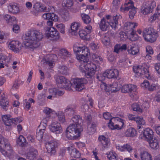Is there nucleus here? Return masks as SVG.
<instances>
[{"label": "nucleus", "instance_id": "f257e3e1", "mask_svg": "<svg viewBox=\"0 0 160 160\" xmlns=\"http://www.w3.org/2000/svg\"><path fill=\"white\" fill-rule=\"evenodd\" d=\"M24 45L26 48L33 49L40 45V41L43 38V35L39 30H30L25 35Z\"/></svg>", "mask_w": 160, "mask_h": 160}, {"label": "nucleus", "instance_id": "f03ea898", "mask_svg": "<svg viewBox=\"0 0 160 160\" xmlns=\"http://www.w3.org/2000/svg\"><path fill=\"white\" fill-rule=\"evenodd\" d=\"M73 83L68 81L65 83L64 87L67 90L81 91L84 88V84L87 83V80L83 78H76L72 80Z\"/></svg>", "mask_w": 160, "mask_h": 160}, {"label": "nucleus", "instance_id": "7ed1b4c3", "mask_svg": "<svg viewBox=\"0 0 160 160\" xmlns=\"http://www.w3.org/2000/svg\"><path fill=\"white\" fill-rule=\"evenodd\" d=\"M81 126L74 124H71L68 127L66 135L67 138L71 140L77 139L80 136V133L83 131Z\"/></svg>", "mask_w": 160, "mask_h": 160}, {"label": "nucleus", "instance_id": "20e7f679", "mask_svg": "<svg viewBox=\"0 0 160 160\" xmlns=\"http://www.w3.org/2000/svg\"><path fill=\"white\" fill-rule=\"evenodd\" d=\"M80 69L84 72L87 78H91L95 75L97 69L96 65L93 62H81Z\"/></svg>", "mask_w": 160, "mask_h": 160}, {"label": "nucleus", "instance_id": "39448f33", "mask_svg": "<svg viewBox=\"0 0 160 160\" xmlns=\"http://www.w3.org/2000/svg\"><path fill=\"white\" fill-rule=\"evenodd\" d=\"M0 151L5 156H9L12 152V148L8 140L0 136Z\"/></svg>", "mask_w": 160, "mask_h": 160}, {"label": "nucleus", "instance_id": "423d86ee", "mask_svg": "<svg viewBox=\"0 0 160 160\" xmlns=\"http://www.w3.org/2000/svg\"><path fill=\"white\" fill-rule=\"evenodd\" d=\"M142 34L145 40L151 42H155L157 37V33L154 29L151 28H145L143 31Z\"/></svg>", "mask_w": 160, "mask_h": 160}, {"label": "nucleus", "instance_id": "0eeeda50", "mask_svg": "<svg viewBox=\"0 0 160 160\" xmlns=\"http://www.w3.org/2000/svg\"><path fill=\"white\" fill-rule=\"evenodd\" d=\"M108 127L112 130L121 129L123 127L124 122L123 120L121 118H112L108 123Z\"/></svg>", "mask_w": 160, "mask_h": 160}, {"label": "nucleus", "instance_id": "6e6552de", "mask_svg": "<svg viewBox=\"0 0 160 160\" xmlns=\"http://www.w3.org/2000/svg\"><path fill=\"white\" fill-rule=\"evenodd\" d=\"M134 72L138 76L144 74L145 76L148 79L151 78L149 71L147 68H145L143 66H134L133 68Z\"/></svg>", "mask_w": 160, "mask_h": 160}, {"label": "nucleus", "instance_id": "1a4fd4ad", "mask_svg": "<svg viewBox=\"0 0 160 160\" xmlns=\"http://www.w3.org/2000/svg\"><path fill=\"white\" fill-rule=\"evenodd\" d=\"M34 10L33 13L37 15L38 13L42 12H48L50 10L51 7L49 6H46L40 2H36L33 6Z\"/></svg>", "mask_w": 160, "mask_h": 160}, {"label": "nucleus", "instance_id": "9d476101", "mask_svg": "<svg viewBox=\"0 0 160 160\" xmlns=\"http://www.w3.org/2000/svg\"><path fill=\"white\" fill-rule=\"evenodd\" d=\"M90 54L89 50L87 47H82L81 54L77 55V58L81 62H88V56Z\"/></svg>", "mask_w": 160, "mask_h": 160}, {"label": "nucleus", "instance_id": "9b49d317", "mask_svg": "<svg viewBox=\"0 0 160 160\" xmlns=\"http://www.w3.org/2000/svg\"><path fill=\"white\" fill-rule=\"evenodd\" d=\"M58 147V142L53 140L48 142L46 144L47 152L50 156L54 155L56 152V148Z\"/></svg>", "mask_w": 160, "mask_h": 160}, {"label": "nucleus", "instance_id": "f8f14e48", "mask_svg": "<svg viewBox=\"0 0 160 160\" xmlns=\"http://www.w3.org/2000/svg\"><path fill=\"white\" fill-rule=\"evenodd\" d=\"M46 32V37L50 39H58L59 38V32L55 28L50 27L47 30Z\"/></svg>", "mask_w": 160, "mask_h": 160}, {"label": "nucleus", "instance_id": "ddd939ff", "mask_svg": "<svg viewBox=\"0 0 160 160\" xmlns=\"http://www.w3.org/2000/svg\"><path fill=\"white\" fill-rule=\"evenodd\" d=\"M148 5L142 7L141 9V12L144 14H147L152 12L153 9L156 6V2L154 1L148 2Z\"/></svg>", "mask_w": 160, "mask_h": 160}, {"label": "nucleus", "instance_id": "4468645a", "mask_svg": "<svg viewBox=\"0 0 160 160\" xmlns=\"http://www.w3.org/2000/svg\"><path fill=\"white\" fill-rule=\"evenodd\" d=\"M120 17L121 16L119 15H116L115 16L107 15L106 16V18L108 21L109 20V23L112 28L115 29L117 26L118 25V20Z\"/></svg>", "mask_w": 160, "mask_h": 160}, {"label": "nucleus", "instance_id": "2eb2a0df", "mask_svg": "<svg viewBox=\"0 0 160 160\" xmlns=\"http://www.w3.org/2000/svg\"><path fill=\"white\" fill-rule=\"evenodd\" d=\"M50 131L56 134L62 133L63 130L60 124L57 122H52L49 126Z\"/></svg>", "mask_w": 160, "mask_h": 160}, {"label": "nucleus", "instance_id": "dca6fc26", "mask_svg": "<svg viewBox=\"0 0 160 160\" xmlns=\"http://www.w3.org/2000/svg\"><path fill=\"white\" fill-rule=\"evenodd\" d=\"M152 130L148 128H146L143 131V136L145 140L150 142L153 139V134Z\"/></svg>", "mask_w": 160, "mask_h": 160}, {"label": "nucleus", "instance_id": "f3484780", "mask_svg": "<svg viewBox=\"0 0 160 160\" xmlns=\"http://www.w3.org/2000/svg\"><path fill=\"white\" fill-rule=\"evenodd\" d=\"M8 48L15 52H17L21 49V43L18 41H12L9 42Z\"/></svg>", "mask_w": 160, "mask_h": 160}, {"label": "nucleus", "instance_id": "a211bd4d", "mask_svg": "<svg viewBox=\"0 0 160 160\" xmlns=\"http://www.w3.org/2000/svg\"><path fill=\"white\" fill-rule=\"evenodd\" d=\"M118 71L117 69H112L107 70L104 72V74L109 79L117 78L118 75Z\"/></svg>", "mask_w": 160, "mask_h": 160}, {"label": "nucleus", "instance_id": "6ab92c4d", "mask_svg": "<svg viewBox=\"0 0 160 160\" xmlns=\"http://www.w3.org/2000/svg\"><path fill=\"white\" fill-rule=\"evenodd\" d=\"M36 138L38 140L43 139L45 141L48 140L49 138L48 135L46 132H44V129L41 130H37Z\"/></svg>", "mask_w": 160, "mask_h": 160}, {"label": "nucleus", "instance_id": "aec40b11", "mask_svg": "<svg viewBox=\"0 0 160 160\" xmlns=\"http://www.w3.org/2000/svg\"><path fill=\"white\" fill-rule=\"evenodd\" d=\"M136 86L133 85H125L122 86L121 91L123 93H133L136 91Z\"/></svg>", "mask_w": 160, "mask_h": 160}, {"label": "nucleus", "instance_id": "412c9836", "mask_svg": "<svg viewBox=\"0 0 160 160\" xmlns=\"http://www.w3.org/2000/svg\"><path fill=\"white\" fill-rule=\"evenodd\" d=\"M4 93L2 90H0V105L4 109H6V108L9 105V102L7 101L5 96Z\"/></svg>", "mask_w": 160, "mask_h": 160}, {"label": "nucleus", "instance_id": "4be33fe9", "mask_svg": "<svg viewBox=\"0 0 160 160\" xmlns=\"http://www.w3.org/2000/svg\"><path fill=\"white\" fill-rule=\"evenodd\" d=\"M137 24L134 22H128L125 23L124 24V28L128 32H132V31H135L134 28L137 26Z\"/></svg>", "mask_w": 160, "mask_h": 160}, {"label": "nucleus", "instance_id": "5701e85b", "mask_svg": "<svg viewBox=\"0 0 160 160\" xmlns=\"http://www.w3.org/2000/svg\"><path fill=\"white\" fill-rule=\"evenodd\" d=\"M38 154L37 150L35 148H32L27 153L26 157L27 159L33 160L36 159Z\"/></svg>", "mask_w": 160, "mask_h": 160}, {"label": "nucleus", "instance_id": "b1692460", "mask_svg": "<svg viewBox=\"0 0 160 160\" xmlns=\"http://www.w3.org/2000/svg\"><path fill=\"white\" fill-rule=\"evenodd\" d=\"M8 7L9 12L13 14H16L19 12L18 7L15 3H10Z\"/></svg>", "mask_w": 160, "mask_h": 160}, {"label": "nucleus", "instance_id": "393cba45", "mask_svg": "<svg viewBox=\"0 0 160 160\" xmlns=\"http://www.w3.org/2000/svg\"><path fill=\"white\" fill-rule=\"evenodd\" d=\"M58 55L62 59H66L71 57V54L66 49L63 48L59 51Z\"/></svg>", "mask_w": 160, "mask_h": 160}, {"label": "nucleus", "instance_id": "a878e982", "mask_svg": "<svg viewBox=\"0 0 160 160\" xmlns=\"http://www.w3.org/2000/svg\"><path fill=\"white\" fill-rule=\"evenodd\" d=\"M80 26V24L79 22H73L71 25V30H70V32L72 35H76L77 33V31Z\"/></svg>", "mask_w": 160, "mask_h": 160}, {"label": "nucleus", "instance_id": "bb28decb", "mask_svg": "<svg viewBox=\"0 0 160 160\" xmlns=\"http://www.w3.org/2000/svg\"><path fill=\"white\" fill-rule=\"evenodd\" d=\"M76 107V106L74 105H68L65 110L64 112L69 115H72L75 112Z\"/></svg>", "mask_w": 160, "mask_h": 160}, {"label": "nucleus", "instance_id": "cd10ccee", "mask_svg": "<svg viewBox=\"0 0 160 160\" xmlns=\"http://www.w3.org/2000/svg\"><path fill=\"white\" fill-rule=\"evenodd\" d=\"M121 88L120 85L114 82L112 84H110L109 86H108V91H111L112 92H115L119 91Z\"/></svg>", "mask_w": 160, "mask_h": 160}, {"label": "nucleus", "instance_id": "c85d7f7f", "mask_svg": "<svg viewBox=\"0 0 160 160\" xmlns=\"http://www.w3.org/2000/svg\"><path fill=\"white\" fill-rule=\"evenodd\" d=\"M60 15L63 20L64 21H68L71 18L69 11L66 9L62 10Z\"/></svg>", "mask_w": 160, "mask_h": 160}, {"label": "nucleus", "instance_id": "c756f323", "mask_svg": "<svg viewBox=\"0 0 160 160\" xmlns=\"http://www.w3.org/2000/svg\"><path fill=\"white\" fill-rule=\"evenodd\" d=\"M109 25V21H107L105 19L103 18L101 20L99 26L102 31H106L108 29Z\"/></svg>", "mask_w": 160, "mask_h": 160}, {"label": "nucleus", "instance_id": "7c9ffc66", "mask_svg": "<svg viewBox=\"0 0 160 160\" xmlns=\"http://www.w3.org/2000/svg\"><path fill=\"white\" fill-rule=\"evenodd\" d=\"M71 122H73V124H74L75 125H78L82 126V120L81 117L80 116L75 115L73 116L72 118Z\"/></svg>", "mask_w": 160, "mask_h": 160}, {"label": "nucleus", "instance_id": "2f4dec72", "mask_svg": "<svg viewBox=\"0 0 160 160\" xmlns=\"http://www.w3.org/2000/svg\"><path fill=\"white\" fill-rule=\"evenodd\" d=\"M140 157L141 160H152V157L151 154L145 151L141 152Z\"/></svg>", "mask_w": 160, "mask_h": 160}, {"label": "nucleus", "instance_id": "473e14b6", "mask_svg": "<svg viewBox=\"0 0 160 160\" xmlns=\"http://www.w3.org/2000/svg\"><path fill=\"white\" fill-rule=\"evenodd\" d=\"M96 124L95 122L88 124V133L89 134H93L96 131Z\"/></svg>", "mask_w": 160, "mask_h": 160}, {"label": "nucleus", "instance_id": "72a5a7b5", "mask_svg": "<svg viewBox=\"0 0 160 160\" xmlns=\"http://www.w3.org/2000/svg\"><path fill=\"white\" fill-rule=\"evenodd\" d=\"M17 142L18 145L22 147H26L27 144L25 138L22 135L19 136L17 140Z\"/></svg>", "mask_w": 160, "mask_h": 160}, {"label": "nucleus", "instance_id": "f704fd0d", "mask_svg": "<svg viewBox=\"0 0 160 160\" xmlns=\"http://www.w3.org/2000/svg\"><path fill=\"white\" fill-rule=\"evenodd\" d=\"M49 92L50 93H52V95H54V97H57V96H61L64 94V92L62 91L57 89L55 88H52L50 89Z\"/></svg>", "mask_w": 160, "mask_h": 160}, {"label": "nucleus", "instance_id": "c9c22d12", "mask_svg": "<svg viewBox=\"0 0 160 160\" xmlns=\"http://www.w3.org/2000/svg\"><path fill=\"white\" fill-rule=\"evenodd\" d=\"M125 134L127 137H134L136 134V131L134 128H130L127 130Z\"/></svg>", "mask_w": 160, "mask_h": 160}, {"label": "nucleus", "instance_id": "e433bc0d", "mask_svg": "<svg viewBox=\"0 0 160 160\" xmlns=\"http://www.w3.org/2000/svg\"><path fill=\"white\" fill-rule=\"evenodd\" d=\"M70 155L71 157L75 158H79L81 156V153L79 151L75 148L71 149Z\"/></svg>", "mask_w": 160, "mask_h": 160}, {"label": "nucleus", "instance_id": "4c0bfd02", "mask_svg": "<svg viewBox=\"0 0 160 160\" xmlns=\"http://www.w3.org/2000/svg\"><path fill=\"white\" fill-rule=\"evenodd\" d=\"M127 34L128 38L131 41H134L138 39V35L136 33L135 31H132V32H128Z\"/></svg>", "mask_w": 160, "mask_h": 160}, {"label": "nucleus", "instance_id": "58836bf2", "mask_svg": "<svg viewBox=\"0 0 160 160\" xmlns=\"http://www.w3.org/2000/svg\"><path fill=\"white\" fill-rule=\"evenodd\" d=\"M150 147L154 149H157L159 148V143L158 140L154 139H153L151 142H149Z\"/></svg>", "mask_w": 160, "mask_h": 160}, {"label": "nucleus", "instance_id": "ea45409f", "mask_svg": "<svg viewBox=\"0 0 160 160\" xmlns=\"http://www.w3.org/2000/svg\"><path fill=\"white\" fill-rule=\"evenodd\" d=\"M54 78L57 83L58 84H62L65 83L67 82V80L65 78L62 76L55 75Z\"/></svg>", "mask_w": 160, "mask_h": 160}, {"label": "nucleus", "instance_id": "a19ab883", "mask_svg": "<svg viewBox=\"0 0 160 160\" xmlns=\"http://www.w3.org/2000/svg\"><path fill=\"white\" fill-rule=\"evenodd\" d=\"M98 140L102 143L104 148L107 146L109 143L108 139L104 136H100L98 138Z\"/></svg>", "mask_w": 160, "mask_h": 160}, {"label": "nucleus", "instance_id": "79ce46f5", "mask_svg": "<svg viewBox=\"0 0 160 160\" xmlns=\"http://www.w3.org/2000/svg\"><path fill=\"white\" fill-rule=\"evenodd\" d=\"M132 109L134 111L138 113H141L142 112V108L137 103H135L132 105Z\"/></svg>", "mask_w": 160, "mask_h": 160}, {"label": "nucleus", "instance_id": "37998d69", "mask_svg": "<svg viewBox=\"0 0 160 160\" xmlns=\"http://www.w3.org/2000/svg\"><path fill=\"white\" fill-rule=\"evenodd\" d=\"M128 51L129 53L132 55H135L139 52V50L137 47L130 46L128 47Z\"/></svg>", "mask_w": 160, "mask_h": 160}, {"label": "nucleus", "instance_id": "c03bdc74", "mask_svg": "<svg viewBox=\"0 0 160 160\" xmlns=\"http://www.w3.org/2000/svg\"><path fill=\"white\" fill-rule=\"evenodd\" d=\"M102 41L103 44L106 45H108L110 43V39L108 35H105L102 37Z\"/></svg>", "mask_w": 160, "mask_h": 160}, {"label": "nucleus", "instance_id": "a18cd8bd", "mask_svg": "<svg viewBox=\"0 0 160 160\" xmlns=\"http://www.w3.org/2000/svg\"><path fill=\"white\" fill-rule=\"evenodd\" d=\"M58 68V72L60 74L66 75L68 74V69L65 66H60Z\"/></svg>", "mask_w": 160, "mask_h": 160}, {"label": "nucleus", "instance_id": "49530a36", "mask_svg": "<svg viewBox=\"0 0 160 160\" xmlns=\"http://www.w3.org/2000/svg\"><path fill=\"white\" fill-rule=\"evenodd\" d=\"M107 157L109 160H117L118 158L115 153L112 152L107 153Z\"/></svg>", "mask_w": 160, "mask_h": 160}, {"label": "nucleus", "instance_id": "de8ad7c7", "mask_svg": "<svg viewBox=\"0 0 160 160\" xmlns=\"http://www.w3.org/2000/svg\"><path fill=\"white\" fill-rule=\"evenodd\" d=\"M81 16L83 22L85 23L88 24L91 22V18L89 15L83 13Z\"/></svg>", "mask_w": 160, "mask_h": 160}, {"label": "nucleus", "instance_id": "09e8293b", "mask_svg": "<svg viewBox=\"0 0 160 160\" xmlns=\"http://www.w3.org/2000/svg\"><path fill=\"white\" fill-rule=\"evenodd\" d=\"M135 119V121L138 125V129H140L141 128L140 125H144L145 123V121L142 117H137Z\"/></svg>", "mask_w": 160, "mask_h": 160}, {"label": "nucleus", "instance_id": "8fccbe9b", "mask_svg": "<svg viewBox=\"0 0 160 160\" xmlns=\"http://www.w3.org/2000/svg\"><path fill=\"white\" fill-rule=\"evenodd\" d=\"M79 35L81 38L84 40H87L88 38V34L87 32L83 30H81L79 31Z\"/></svg>", "mask_w": 160, "mask_h": 160}, {"label": "nucleus", "instance_id": "3c124183", "mask_svg": "<svg viewBox=\"0 0 160 160\" xmlns=\"http://www.w3.org/2000/svg\"><path fill=\"white\" fill-rule=\"evenodd\" d=\"M62 4L68 8L71 7L73 5V3L72 0H63Z\"/></svg>", "mask_w": 160, "mask_h": 160}, {"label": "nucleus", "instance_id": "603ef678", "mask_svg": "<svg viewBox=\"0 0 160 160\" xmlns=\"http://www.w3.org/2000/svg\"><path fill=\"white\" fill-rule=\"evenodd\" d=\"M58 117L59 121L61 123H63L65 121V118L64 113L62 112H58Z\"/></svg>", "mask_w": 160, "mask_h": 160}, {"label": "nucleus", "instance_id": "864d4df0", "mask_svg": "<svg viewBox=\"0 0 160 160\" xmlns=\"http://www.w3.org/2000/svg\"><path fill=\"white\" fill-rule=\"evenodd\" d=\"M53 61L52 59H43L41 61V64H43V65L48 64L49 66H52Z\"/></svg>", "mask_w": 160, "mask_h": 160}, {"label": "nucleus", "instance_id": "5fc2aeb1", "mask_svg": "<svg viewBox=\"0 0 160 160\" xmlns=\"http://www.w3.org/2000/svg\"><path fill=\"white\" fill-rule=\"evenodd\" d=\"M85 119L87 121L88 124L94 122L93 120L91 115L90 114H85L84 117Z\"/></svg>", "mask_w": 160, "mask_h": 160}, {"label": "nucleus", "instance_id": "6e6d98bb", "mask_svg": "<svg viewBox=\"0 0 160 160\" xmlns=\"http://www.w3.org/2000/svg\"><path fill=\"white\" fill-rule=\"evenodd\" d=\"M92 59L94 62L96 63H98L99 61H101L102 60L101 58L96 54H93L92 55Z\"/></svg>", "mask_w": 160, "mask_h": 160}, {"label": "nucleus", "instance_id": "4d7b16f0", "mask_svg": "<svg viewBox=\"0 0 160 160\" xmlns=\"http://www.w3.org/2000/svg\"><path fill=\"white\" fill-rule=\"evenodd\" d=\"M57 27L59 31L62 33H65V26L63 24L60 23L57 25Z\"/></svg>", "mask_w": 160, "mask_h": 160}, {"label": "nucleus", "instance_id": "13d9d810", "mask_svg": "<svg viewBox=\"0 0 160 160\" xmlns=\"http://www.w3.org/2000/svg\"><path fill=\"white\" fill-rule=\"evenodd\" d=\"M6 58V57L5 56H4L2 54H0V64L4 65L5 64L6 66H7L5 62V61Z\"/></svg>", "mask_w": 160, "mask_h": 160}, {"label": "nucleus", "instance_id": "bf43d9fd", "mask_svg": "<svg viewBox=\"0 0 160 160\" xmlns=\"http://www.w3.org/2000/svg\"><path fill=\"white\" fill-rule=\"evenodd\" d=\"M82 47L77 46L76 45H74L73 47V51L74 52L76 53L77 55L78 53L81 54V49Z\"/></svg>", "mask_w": 160, "mask_h": 160}, {"label": "nucleus", "instance_id": "052dcab7", "mask_svg": "<svg viewBox=\"0 0 160 160\" xmlns=\"http://www.w3.org/2000/svg\"><path fill=\"white\" fill-rule=\"evenodd\" d=\"M119 35V37L121 40L124 41L128 38V35H127L124 32H120Z\"/></svg>", "mask_w": 160, "mask_h": 160}, {"label": "nucleus", "instance_id": "680f3d73", "mask_svg": "<svg viewBox=\"0 0 160 160\" xmlns=\"http://www.w3.org/2000/svg\"><path fill=\"white\" fill-rule=\"evenodd\" d=\"M136 12V11L135 8L131 9L130 11L129 14V18L130 19H133L134 17Z\"/></svg>", "mask_w": 160, "mask_h": 160}, {"label": "nucleus", "instance_id": "e2e57ef3", "mask_svg": "<svg viewBox=\"0 0 160 160\" xmlns=\"http://www.w3.org/2000/svg\"><path fill=\"white\" fill-rule=\"evenodd\" d=\"M106 77V75L104 74V72L103 74H99L97 75V78L99 81H102L104 80Z\"/></svg>", "mask_w": 160, "mask_h": 160}, {"label": "nucleus", "instance_id": "0e129e2a", "mask_svg": "<svg viewBox=\"0 0 160 160\" xmlns=\"http://www.w3.org/2000/svg\"><path fill=\"white\" fill-rule=\"evenodd\" d=\"M43 112L48 117L50 116V114L52 112V110L48 108H45L43 110Z\"/></svg>", "mask_w": 160, "mask_h": 160}, {"label": "nucleus", "instance_id": "69168bd1", "mask_svg": "<svg viewBox=\"0 0 160 160\" xmlns=\"http://www.w3.org/2000/svg\"><path fill=\"white\" fill-rule=\"evenodd\" d=\"M135 8H136L134 6V3L132 2L129 4L128 5L126 6H125L124 9L125 11H128L130 9L131 10V9Z\"/></svg>", "mask_w": 160, "mask_h": 160}, {"label": "nucleus", "instance_id": "338daca9", "mask_svg": "<svg viewBox=\"0 0 160 160\" xmlns=\"http://www.w3.org/2000/svg\"><path fill=\"white\" fill-rule=\"evenodd\" d=\"M160 18V15H158L156 12L152 16H151L150 18V20L151 21H153L156 20L157 19H159Z\"/></svg>", "mask_w": 160, "mask_h": 160}, {"label": "nucleus", "instance_id": "774afa93", "mask_svg": "<svg viewBox=\"0 0 160 160\" xmlns=\"http://www.w3.org/2000/svg\"><path fill=\"white\" fill-rule=\"evenodd\" d=\"M154 68L157 72L160 75V63H157L154 64Z\"/></svg>", "mask_w": 160, "mask_h": 160}]
</instances>
